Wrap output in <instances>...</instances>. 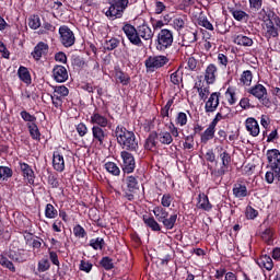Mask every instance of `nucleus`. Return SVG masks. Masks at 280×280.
<instances>
[{"instance_id":"nucleus-1","label":"nucleus","mask_w":280,"mask_h":280,"mask_svg":"<svg viewBox=\"0 0 280 280\" xmlns=\"http://www.w3.org/2000/svg\"><path fill=\"white\" fill-rule=\"evenodd\" d=\"M122 32L131 45H135L136 47H143L141 38L143 40H152V37L154 36V32H152L150 25L145 23L139 25L137 28L131 24H125L122 26Z\"/></svg>"},{"instance_id":"nucleus-2","label":"nucleus","mask_w":280,"mask_h":280,"mask_svg":"<svg viewBox=\"0 0 280 280\" xmlns=\"http://www.w3.org/2000/svg\"><path fill=\"white\" fill-rule=\"evenodd\" d=\"M116 141L125 150L135 151L139 148V142L137 141V136L135 132L126 129V127L118 125L114 131Z\"/></svg>"},{"instance_id":"nucleus-3","label":"nucleus","mask_w":280,"mask_h":280,"mask_svg":"<svg viewBox=\"0 0 280 280\" xmlns=\"http://www.w3.org/2000/svg\"><path fill=\"white\" fill-rule=\"evenodd\" d=\"M108 5L103 9V14L109 21H117V19H121L124 16V12L130 5V0H108Z\"/></svg>"},{"instance_id":"nucleus-4","label":"nucleus","mask_w":280,"mask_h":280,"mask_svg":"<svg viewBox=\"0 0 280 280\" xmlns=\"http://www.w3.org/2000/svg\"><path fill=\"white\" fill-rule=\"evenodd\" d=\"M262 34L268 40L277 38L280 32V16L272 13L262 18Z\"/></svg>"},{"instance_id":"nucleus-5","label":"nucleus","mask_w":280,"mask_h":280,"mask_svg":"<svg viewBox=\"0 0 280 280\" xmlns=\"http://www.w3.org/2000/svg\"><path fill=\"white\" fill-rule=\"evenodd\" d=\"M153 215L158 222H162L163 226L167 229V231H172L176 224V221L178 220V214L173 213L170 215V212H167V210L161 206L153 208Z\"/></svg>"},{"instance_id":"nucleus-6","label":"nucleus","mask_w":280,"mask_h":280,"mask_svg":"<svg viewBox=\"0 0 280 280\" xmlns=\"http://www.w3.org/2000/svg\"><path fill=\"white\" fill-rule=\"evenodd\" d=\"M174 45V31L163 28L158 33L156 36V49L158 51H165Z\"/></svg>"},{"instance_id":"nucleus-7","label":"nucleus","mask_w":280,"mask_h":280,"mask_svg":"<svg viewBox=\"0 0 280 280\" xmlns=\"http://www.w3.org/2000/svg\"><path fill=\"white\" fill-rule=\"evenodd\" d=\"M170 63V58L164 55L150 56L145 59L144 65L148 73H154L159 69H163L165 65Z\"/></svg>"},{"instance_id":"nucleus-8","label":"nucleus","mask_w":280,"mask_h":280,"mask_svg":"<svg viewBox=\"0 0 280 280\" xmlns=\"http://www.w3.org/2000/svg\"><path fill=\"white\" fill-rule=\"evenodd\" d=\"M248 93L256 97V100H258L262 106H266V108H270V106H272V102L268 98V90L266 86L256 84L248 90Z\"/></svg>"},{"instance_id":"nucleus-9","label":"nucleus","mask_w":280,"mask_h":280,"mask_svg":"<svg viewBox=\"0 0 280 280\" xmlns=\"http://www.w3.org/2000/svg\"><path fill=\"white\" fill-rule=\"evenodd\" d=\"M60 42L63 47H73L75 45V35L69 26L63 25L59 27Z\"/></svg>"},{"instance_id":"nucleus-10","label":"nucleus","mask_w":280,"mask_h":280,"mask_svg":"<svg viewBox=\"0 0 280 280\" xmlns=\"http://www.w3.org/2000/svg\"><path fill=\"white\" fill-rule=\"evenodd\" d=\"M90 122L93 126H98V128H110L113 122L110 121V115H103L100 112H94L90 116Z\"/></svg>"},{"instance_id":"nucleus-11","label":"nucleus","mask_w":280,"mask_h":280,"mask_svg":"<svg viewBox=\"0 0 280 280\" xmlns=\"http://www.w3.org/2000/svg\"><path fill=\"white\" fill-rule=\"evenodd\" d=\"M221 160V166L218 170H213L211 172L212 176L220 178V176H224L226 172H229V165L231 164V154L229 152L223 151L219 154Z\"/></svg>"},{"instance_id":"nucleus-12","label":"nucleus","mask_w":280,"mask_h":280,"mask_svg":"<svg viewBox=\"0 0 280 280\" xmlns=\"http://www.w3.org/2000/svg\"><path fill=\"white\" fill-rule=\"evenodd\" d=\"M267 159L270 163L271 170H273L278 180H280V152L277 149L269 150L267 152Z\"/></svg>"},{"instance_id":"nucleus-13","label":"nucleus","mask_w":280,"mask_h":280,"mask_svg":"<svg viewBox=\"0 0 280 280\" xmlns=\"http://www.w3.org/2000/svg\"><path fill=\"white\" fill-rule=\"evenodd\" d=\"M120 156L122 159V171L125 174H132L136 167L135 156L128 151H122Z\"/></svg>"},{"instance_id":"nucleus-14","label":"nucleus","mask_w":280,"mask_h":280,"mask_svg":"<svg viewBox=\"0 0 280 280\" xmlns=\"http://www.w3.org/2000/svg\"><path fill=\"white\" fill-rule=\"evenodd\" d=\"M219 106H220V93L214 92V93L210 94V96L206 101L205 112L206 113H215V110H218Z\"/></svg>"},{"instance_id":"nucleus-15","label":"nucleus","mask_w":280,"mask_h":280,"mask_svg":"<svg viewBox=\"0 0 280 280\" xmlns=\"http://www.w3.org/2000/svg\"><path fill=\"white\" fill-rule=\"evenodd\" d=\"M19 167L22 172L23 178L27 180L28 185H34V178H36V175L34 174L32 166L25 162H19Z\"/></svg>"},{"instance_id":"nucleus-16","label":"nucleus","mask_w":280,"mask_h":280,"mask_svg":"<svg viewBox=\"0 0 280 280\" xmlns=\"http://www.w3.org/2000/svg\"><path fill=\"white\" fill-rule=\"evenodd\" d=\"M52 77L56 82H67L69 80V72L63 66H56L52 70Z\"/></svg>"},{"instance_id":"nucleus-17","label":"nucleus","mask_w":280,"mask_h":280,"mask_svg":"<svg viewBox=\"0 0 280 280\" xmlns=\"http://www.w3.org/2000/svg\"><path fill=\"white\" fill-rule=\"evenodd\" d=\"M215 78H218V67L210 63L205 71V81L207 84H215Z\"/></svg>"},{"instance_id":"nucleus-18","label":"nucleus","mask_w":280,"mask_h":280,"mask_svg":"<svg viewBox=\"0 0 280 280\" xmlns=\"http://www.w3.org/2000/svg\"><path fill=\"white\" fill-rule=\"evenodd\" d=\"M245 128L252 137H259V122L253 117L245 120Z\"/></svg>"},{"instance_id":"nucleus-19","label":"nucleus","mask_w":280,"mask_h":280,"mask_svg":"<svg viewBox=\"0 0 280 280\" xmlns=\"http://www.w3.org/2000/svg\"><path fill=\"white\" fill-rule=\"evenodd\" d=\"M93 141L100 145H104V140L106 139V131L104 127L93 126L92 127Z\"/></svg>"},{"instance_id":"nucleus-20","label":"nucleus","mask_w":280,"mask_h":280,"mask_svg":"<svg viewBox=\"0 0 280 280\" xmlns=\"http://www.w3.org/2000/svg\"><path fill=\"white\" fill-rule=\"evenodd\" d=\"M47 51H49V45L44 42H39L32 52L34 60H40L43 56H46Z\"/></svg>"},{"instance_id":"nucleus-21","label":"nucleus","mask_w":280,"mask_h":280,"mask_svg":"<svg viewBox=\"0 0 280 280\" xmlns=\"http://www.w3.org/2000/svg\"><path fill=\"white\" fill-rule=\"evenodd\" d=\"M232 191L234 198H238V200H243V198H246V196H248V188L241 182L234 184Z\"/></svg>"},{"instance_id":"nucleus-22","label":"nucleus","mask_w":280,"mask_h":280,"mask_svg":"<svg viewBox=\"0 0 280 280\" xmlns=\"http://www.w3.org/2000/svg\"><path fill=\"white\" fill-rule=\"evenodd\" d=\"M233 43L240 47H253V38L244 34L234 35Z\"/></svg>"},{"instance_id":"nucleus-23","label":"nucleus","mask_w":280,"mask_h":280,"mask_svg":"<svg viewBox=\"0 0 280 280\" xmlns=\"http://www.w3.org/2000/svg\"><path fill=\"white\" fill-rule=\"evenodd\" d=\"M52 167L56 172H65V156L55 152L52 155Z\"/></svg>"},{"instance_id":"nucleus-24","label":"nucleus","mask_w":280,"mask_h":280,"mask_svg":"<svg viewBox=\"0 0 280 280\" xmlns=\"http://www.w3.org/2000/svg\"><path fill=\"white\" fill-rule=\"evenodd\" d=\"M9 257L12 261H18V264H23V261H27V253L23 249H19L18 252H10Z\"/></svg>"},{"instance_id":"nucleus-25","label":"nucleus","mask_w":280,"mask_h":280,"mask_svg":"<svg viewBox=\"0 0 280 280\" xmlns=\"http://www.w3.org/2000/svg\"><path fill=\"white\" fill-rule=\"evenodd\" d=\"M215 137V127L209 125L208 128L201 133L200 141L206 145L211 139Z\"/></svg>"},{"instance_id":"nucleus-26","label":"nucleus","mask_w":280,"mask_h":280,"mask_svg":"<svg viewBox=\"0 0 280 280\" xmlns=\"http://www.w3.org/2000/svg\"><path fill=\"white\" fill-rule=\"evenodd\" d=\"M156 139L159 142L162 143V145H172L174 142V138L172 137V133L170 131H160L156 135Z\"/></svg>"},{"instance_id":"nucleus-27","label":"nucleus","mask_w":280,"mask_h":280,"mask_svg":"<svg viewBox=\"0 0 280 280\" xmlns=\"http://www.w3.org/2000/svg\"><path fill=\"white\" fill-rule=\"evenodd\" d=\"M257 265L259 268H265V270H272L275 268V262H272V258L268 255H262L258 260Z\"/></svg>"},{"instance_id":"nucleus-28","label":"nucleus","mask_w":280,"mask_h":280,"mask_svg":"<svg viewBox=\"0 0 280 280\" xmlns=\"http://www.w3.org/2000/svg\"><path fill=\"white\" fill-rule=\"evenodd\" d=\"M197 207L198 209H202L203 211H209L210 209L213 208V206H211V202H209V197L203 192L199 194L198 196Z\"/></svg>"},{"instance_id":"nucleus-29","label":"nucleus","mask_w":280,"mask_h":280,"mask_svg":"<svg viewBox=\"0 0 280 280\" xmlns=\"http://www.w3.org/2000/svg\"><path fill=\"white\" fill-rule=\"evenodd\" d=\"M18 75L24 84H32V74H30V70L26 67L21 66L18 70Z\"/></svg>"},{"instance_id":"nucleus-30","label":"nucleus","mask_w":280,"mask_h":280,"mask_svg":"<svg viewBox=\"0 0 280 280\" xmlns=\"http://www.w3.org/2000/svg\"><path fill=\"white\" fill-rule=\"evenodd\" d=\"M197 93L199 95V100H202L203 102L209 98V95L211 94V90L209 85L205 86L202 84H196Z\"/></svg>"},{"instance_id":"nucleus-31","label":"nucleus","mask_w":280,"mask_h":280,"mask_svg":"<svg viewBox=\"0 0 280 280\" xmlns=\"http://www.w3.org/2000/svg\"><path fill=\"white\" fill-rule=\"evenodd\" d=\"M115 80H116V82H119L124 86H128V84L130 83V77H128V74H126L121 70H116Z\"/></svg>"},{"instance_id":"nucleus-32","label":"nucleus","mask_w":280,"mask_h":280,"mask_svg":"<svg viewBox=\"0 0 280 280\" xmlns=\"http://www.w3.org/2000/svg\"><path fill=\"white\" fill-rule=\"evenodd\" d=\"M143 222L152 231H161V225L154 217H143Z\"/></svg>"},{"instance_id":"nucleus-33","label":"nucleus","mask_w":280,"mask_h":280,"mask_svg":"<svg viewBox=\"0 0 280 280\" xmlns=\"http://www.w3.org/2000/svg\"><path fill=\"white\" fill-rule=\"evenodd\" d=\"M230 13L232 14L233 19H235V21H248L249 15L248 13H246L245 11L242 10H237V9H231Z\"/></svg>"},{"instance_id":"nucleus-34","label":"nucleus","mask_w":280,"mask_h":280,"mask_svg":"<svg viewBox=\"0 0 280 280\" xmlns=\"http://www.w3.org/2000/svg\"><path fill=\"white\" fill-rule=\"evenodd\" d=\"M26 126L28 128L32 139H34L35 141H40V130L38 129V125L34 122V124H26Z\"/></svg>"},{"instance_id":"nucleus-35","label":"nucleus","mask_w":280,"mask_h":280,"mask_svg":"<svg viewBox=\"0 0 280 280\" xmlns=\"http://www.w3.org/2000/svg\"><path fill=\"white\" fill-rule=\"evenodd\" d=\"M104 167L112 176H119V174H121V170H119V166H117L115 162H107L104 164Z\"/></svg>"},{"instance_id":"nucleus-36","label":"nucleus","mask_w":280,"mask_h":280,"mask_svg":"<svg viewBox=\"0 0 280 280\" xmlns=\"http://www.w3.org/2000/svg\"><path fill=\"white\" fill-rule=\"evenodd\" d=\"M127 189L131 192L139 190V180L135 176H128L126 179Z\"/></svg>"},{"instance_id":"nucleus-37","label":"nucleus","mask_w":280,"mask_h":280,"mask_svg":"<svg viewBox=\"0 0 280 280\" xmlns=\"http://www.w3.org/2000/svg\"><path fill=\"white\" fill-rule=\"evenodd\" d=\"M0 266H3V268H8L11 272H16V267H14V264L8 259V257L0 254Z\"/></svg>"},{"instance_id":"nucleus-38","label":"nucleus","mask_w":280,"mask_h":280,"mask_svg":"<svg viewBox=\"0 0 280 280\" xmlns=\"http://www.w3.org/2000/svg\"><path fill=\"white\" fill-rule=\"evenodd\" d=\"M171 82L172 84H175V86L183 83V72L180 71V68L171 74Z\"/></svg>"},{"instance_id":"nucleus-39","label":"nucleus","mask_w":280,"mask_h":280,"mask_svg":"<svg viewBox=\"0 0 280 280\" xmlns=\"http://www.w3.org/2000/svg\"><path fill=\"white\" fill-rule=\"evenodd\" d=\"M225 97H226L230 106H233V104H235L237 102V96L235 94L234 88H228V90L225 92Z\"/></svg>"},{"instance_id":"nucleus-40","label":"nucleus","mask_w":280,"mask_h":280,"mask_svg":"<svg viewBox=\"0 0 280 280\" xmlns=\"http://www.w3.org/2000/svg\"><path fill=\"white\" fill-rule=\"evenodd\" d=\"M12 168L8 166H0V180H8L9 178H12Z\"/></svg>"},{"instance_id":"nucleus-41","label":"nucleus","mask_w":280,"mask_h":280,"mask_svg":"<svg viewBox=\"0 0 280 280\" xmlns=\"http://www.w3.org/2000/svg\"><path fill=\"white\" fill-rule=\"evenodd\" d=\"M52 94L65 100V97H67V95H69V89L65 85H59V86L55 88V91Z\"/></svg>"},{"instance_id":"nucleus-42","label":"nucleus","mask_w":280,"mask_h":280,"mask_svg":"<svg viewBox=\"0 0 280 280\" xmlns=\"http://www.w3.org/2000/svg\"><path fill=\"white\" fill-rule=\"evenodd\" d=\"M20 117L25 121L26 124H36V116L30 114L27 110H22L20 113Z\"/></svg>"},{"instance_id":"nucleus-43","label":"nucleus","mask_w":280,"mask_h":280,"mask_svg":"<svg viewBox=\"0 0 280 280\" xmlns=\"http://www.w3.org/2000/svg\"><path fill=\"white\" fill-rule=\"evenodd\" d=\"M241 82L245 84V86H250V83L253 82V72L250 70H246L241 75Z\"/></svg>"},{"instance_id":"nucleus-44","label":"nucleus","mask_w":280,"mask_h":280,"mask_svg":"<svg viewBox=\"0 0 280 280\" xmlns=\"http://www.w3.org/2000/svg\"><path fill=\"white\" fill-rule=\"evenodd\" d=\"M45 215L49 220H54V218H56V215H58V210H56V208H54V205L48 203L45 209Z\"/></svg>"},{"instance_id":"nucleus-45","label":"nucleus","mask_w":280,"mask_h":280,"mask_svg":"<svg viewBox=\"0 0 280 280\" xmlns=\"http://www.w3.org/2000/svg\"><path fill=\"white\" fill-rule=\"evenodd\" d=\"M90 246L94 248V250H102V248H104V238L102 237L92 238L90 241Z\"/></svg>"},{"instance_id":"nucleus-46","label":"nucleus","mask_w":280,"mask_h":280,"mask_svg":"<svg viewBox=\"0 0 280 280\" xmlns=\"http://www.w3.org/2000/svg\"><path fill=\"white\" fill-rule=\"evenodd\" d=\"M176 126H187V114L179 112L175 118Z\"/></svg>"},{"instance_id":"nucleus-47","label":"nucleus","mask_w":280,"mask_h":280,"mask_svg":"<svg viewBox=\"0 0 280 280\" xmlns=\"http://www.w3.org/2000/svg\"><path fill=\"white\" fill-rule=\"evenodd\" d=\"M28 27H31V30H38V27H40V18L38 15L31 16Z\"/></svg>"},{"instance_id":"nucleus-48","label":"nucleus","mask_w":280,"mask_h":280,"mask_svg":"<svg viewBox=\"0 0 280 280\" xmlns=\"http://www.w3.org/2000/svg\"><path fill=\"white\" fill-rule=\"evenodd\" d=\"M198 68H199V63L196 57H189L187 59L186 69H188V71H196Z\"/></svg>"},{"instance_id":"nucleus-49","label":"nucleus","mask_w":280,"mask_h":280,"mask_svg":"<svg viewBox=\"0 0 280 280\" xmlns=\"http://www.w3.org/2000/svg\"><path fill=\"white\" fill-rule=\"evenodd\" d=\"M172 202H174V197L170 194H164L161 199V205L164 208L172 207Z\"/></svg>"},{"instance_id":"nucleus-50","label":"nucleus","mask_w":280,"mask_h":280,"mask_svg":"<svg viewBox=\"0 0 280 280\" xmlns=\"http://www.w3.org/2000/svg\"><path fill=\"white\" fill-rule=\"evenodd\" d=\"M79 270L82 272H91V270H93V264H91L89 260H81Z\"/></svg>"},{"instance_id":"nucleus-51","label":"nucleus","mask_w":280,"mask_h":280,"mask_svg":"<svg viewBox=\"0 0 280 280\" xmlns=\"http://www.w3.org/2000/svg\"><path fill=\"white\" fill-rule=\"evenodd\" d=\"M174 105V98L167 101L166 105L161 109L162 117H170V110Z\"/></svg>"},{"instance_id":"nucleus-52","label":"nucleus","mask_w":280,"mask_h":280,"mask_svg":"<svg viewBox=\"0 0 280 280\" xmlns=\"http://www.w3.org/2000/svg\"><path fill=\"white\" fill-rule=\"evenodd\" d=\"M117 47H119L117 38H112L105 43V49H107V51H113V49H117Z\"/></svg>"},{"instance_id":"nucleus-53","label":"nucleus","mask_w":280,"mask_h":280,"mask_svg":"<svg viewBox=\"0 0 280 280\" xmlns=\"http://www.w3.org/2000/svg\"><path fill=\"white\" fill-rule=\"evenodd\" d=\"M101 266H103L106 270H113V268H115L110 257H103L101 260Z\"/></svg>"},{"instance_id":"nucleus-54","label":"nucleus","mask_w":280,"mask_h":280,"mask_svg":"<svg viewBox=\"0 0 280 280\" xmlns=\"http://www.w3.org/2000/svg\"><path fill=\"white\" fill-rule=\"evenodd\" d=\"M73 234L79 238H84L86 236V230L78 224L73 228Z\"/></svg>"},{"instance_id":"nucleus-55","label":"nucleus","mask_w":280,"mask_h":280,"mask_svg":"<svg viewBox=\"0 0 280 280\" xmlns=\"http://www.w3.org/2000/svg\"><path fill=\"white\" fill-rule=\"evenodd\" d=\"M75 130H77L79 137H86V135L89 132V127H86V125L84 122H81V124L77 125Z\"/></svg>"},{"instance_id":"nucleus-56","label":"nucleus","mask_w":280,"mask_h":280,"mask_svg":"<svg viewBox=\"0 0 280 280\" xmlns=\"http://www.w3.org/2000/svg\"><path fill=\"white\" fill-rule=\"evenodd\" d=\"M259 215V211H257L255 208L248 206L246 208V218L247 220H255Z\"/></svg>"},{"instance_id":"nucleus-57","label":"nucleus","mask_w":280,"mask_h":280,"mask_svg":"<svg viewBox=\"0 0 280 280\" xmlns=\"http://www.w3.org/2000/svg\"><path fill=\"white\" fill-rule=\"evenodd\" d=\"M31 246L33 248L34 255H36V253H38V250H40V246H43V240H40V238H33L31 241Z\"/></svg>"},{"instance_id":"nucleus-58","label":"nucleus","mask_w":280,"mask_h":280,"mask_svg":"<svg viewBox=\"0 0 280 280\" xmlns=\"http://www.w3.org/2000/svg\"><path fill=\"white\" fill-rule=\"evenodd\" d=\"M50 266L51 265L49 264L48 259H42L38 262V270H39V272H47V270H49Z\"/></svg>"},{"instance_id":"nucleus-59","label":"nucleus","mask_w":280,"mask_h":280,"mask_svg":"<svg viewBox=\"0 0 280 280\" xmlns=\"http://www.w3.org/2000/svg\"><path fill=\"white\" fill-rule=\"evenodd\" d=\"M275 178H279L277 176V173H275V170L271 168V171H268L265 175V180L269 184L272 185L275 183Z\"/></svg>"},{"instance_id":"nucleus-60","label":"nucleus","mask_w":280,"mask_h":280,"mask_svg":"<svg viewBox=\"0 0 280 280\" xmlns=\"http://www.w3.org/2000/svg\"><path fill=\"white\" fill-rule=\"evenodd\" d=\"M184 40L186 43H196V40H198V34L194 32H188L184 35Z\"/></svg>"},{"instance_id":"nucleus-61","label":"nucleus","mask_w":280,"mask_h":280,"mask_svg":"<svg viewBox=\"0 0 280 280\" xmlns=\"http://www.w3.org/2000/svg\"><path fill=\"white\" fill-rule=\"evenodd\" d=\"M173 26L177 32L183 30V27H185V20H183V18H175L173 20Z\"/></svg>"},{"instance_id":"nucleus-62","label":"nucleus","mask_w":280,"mask_h":280,"mask_svg":"<svg viewBox=\"0 0 280 280\" xmlns=\"http://www.w3.org/2000/svg\"><path fill=\"white\" fill-rule=\"evenodd\" d=\"M261 238L264 240V242L270 244V242H272V230L266 229L261 234Z\"/></svg>"},{"instance_id":"nucleus-63","label":"nucleus","mask_w":280,"mask_h":280,"mask_svg":"<svg viewBox=\"0 0 280 280\" xmlns=\"http://www.w3.org/2000/svg\"><path fill=\"white\" fill-rule=\"evenodd\" d=\"M145 150H154L156 148V141L154 140L153 136H150L144 144Z\"/></svg>"},{"instance_id":"nucleus-64","label":"nucleus","mask_w":280,"mask_h":280,"mask_svg":"<svg viewBox=\"0 0 280 280\" xmlns=\"http://www.w3.org/2000/svg\"><path fill=\"white\" fill-rule=\"evenodd\" d=\"M166 9L167 7L162 1L155 2V14H163V12H165Z\"/></svg>"}]
</instances>
